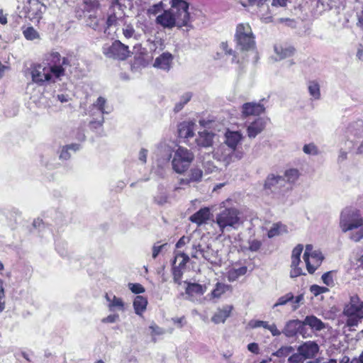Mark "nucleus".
I'll return each instance as SVG.
<instances>
[{"instance_id": "obj_1", "label": "nucleus", "mask_w": 363, "mask_h": 363, "mask_svg": "<svg viewBox=\"0 0 363 363\" xmlns=\"http://www.w3.org/2000/svg\"><path fill=\"white\" fill-rule=\"evenodd\" d=\"M70 65L67 57H62L57 52L49 53L43 64L31 67L32 81L39 86L55 83L65 75V67Z\"/></svg>"}, {"instance_id": "obj_2", "label": "nucleus", "mask_w": 363, "mask_h": 363, "mask_svg": "<svg viewBox=\"0 0 363 363\" xmlns=\"http://www.w3.org/2000/svg\"><path fill=\"white\" fill-rule=\"evenodd\" d=\"M169 4L171 8L157 16L156 23L168 29L189 26L191 21L189 4L185 0H171Z\"/></svg>"}, {"instance_id": "obj_3", "label": "nucleus", "mask_w": 363, "mask_h": 363, "mask_svg": "<svg viewBox=\"0 0 363 363\" xmlns=\"http://www.w3.org/2000/svg\"><path fill=\"white\" fill-rule=\"evenodd\" d=\"M340 228L342 233L350 231L349 238L355 242L363 239V217L358 209L345 208L340 213Z\"/></svg>"}, {"instance_id": "obj_4", "label": "nucleus", "mask_w": 363, "mask_h": 363, "mask_svg": "<svg viewBox=\"0 0 363 363\" xmlns=\"http://www.w3.org/2000/svg\"><path fill=\"white\" fill-rule=\"evenodd\" d=\"M228 200L220 203V208H223L216 214L212 225H216L220 235L232 230H237L242 224L241 213L235 207H227Z\"/></svg>"}, {"instance_id": "obj_5", "label": "nucleus", "mask_w": 363, "mask_h": 363, "mask_svg": "<svg viewBox=\"0 0 363 363\" xmlns=\"http://www.w3.org/2000/svg\"><path fill=\"white\" fill-rule=\"evenodd\" d=\"M344 328L348 331H355L363 320V301L357 295L351 296L344 306L342 313Z\"/></svg>"}, {"instance_id": "obj_6", "label": "nucleus", "mask_w": 363, "mask_h": 363, "mask_svg": "<svg viewBox=\"0 0 363 363\" xmlns=\"http://www.w3.org/2000/svg\"><path fill=\"white\" fill-rule=\"evenodd\" d=\"M194 159V153L183 147H179L172 160V169L179 174L186 172Z\"/></svg>"}, {"instance_id": "obj_7", "label": "nucleus", "mask_w": 363, "mask_h": 363, "mask_svg": "<svg viewBox=\"0 0 363 363\" xmlns=\"http://www.w3.org/2000/svg\"><path fill=\"white\" fill-rule=\"evenodd\" d=\"M235 40L242 50L254 48L255 42L252 28L248 23H239L236 28Z\"/></svg>"}, {"instance_id": "obj_8", "label": "nucleus", "mask_w": 363, "mask_h": 363, "mask_svg": "<svg viewBox=\"0 0 363 363\" xmlns=\"http://www.w3.org/2000/svg\"><path fill=\"white\" fill-rule=\"evenodd\" d=\"M106 100L104 97L99 96L96 101L90 107L89 113L93 117V119L89 123L91 128L96 129L103 125L104 122V114L111 112V110H106Z\"/></svg>"}, {"instance_id": "obj_9", "label": "nucleus", "mask_w": 363, "mask_h": 363, "mask_svg": "<svg viewBox=\"0 0 363 363\" xmlns=\"http://www.w3.org/2000/svg\"><path fill=\"white\" fill-rule=\"evenodd\" d=\"M244 156L243 150H234L225 143L220 144L213 151V157L218 161L223 162L226 165L241 160Z\"/></svg>"}, {"instance_id": "obj_10", "label": "nucleus", "mask_w": 363, "mask_h": 363, "mask_svg": "<svg viewBox=\"0 0 363 363\" xmlns=\"http://www.w3.org/2000/svg\"><path fill=\"white\" fill-rule=\"evenodd\" d=\"M102 52L107 57L119 60H125L130 54L128 46L120 40H115L111 44L106 43L102 48Z\"/></svg>"}, {"instance_id": "obj_11", "label": "nucleus", "mask_w": 363, "mask_h": 363, "mask_svg": "<svg viewBox=\"0 0 363 363\" xmlns=\"http://www.w3.org/2000/svg\"><path fill=\"white\" fill-rule=\"evenodd\" d=\"M191 255L196 259H199L201 256L213 264H218L220 262L217 252L213 250L208 245H203L201 243L193 244Z\"/></svg>"}, {"instance_id": "obj_12", "label": "nucleus", "mask_w": 363, "mask_h": 363, "mask_svg": "<svg viewBox=\"0 0 363 363\" xmlns=\"http://www.w3.org/2000/svg\"><path fill=\"white\" fill-rule=\"evenodd\" d=\"M172 147L164 142L157 145L154 152L152 159L160 167L167 164L172 156Z\"/></svg>"}, {"instance_id": "obj_13", "label": "nucleus", "mask_w": 363, "mask_h": 363, "mask_svg": "<svg viewBox=\"0 0 363 363\" xmlns=\"http://www.w3.org/2000/svg\"><path fill=\"white\" fill-rule=\"evenodd\" d=\"M303 250V246L301 244L297 245L293 250L291 254V264L290 277L291 278L298 277L302 274H304L302 272V269L298 267V264L301 262L300 257Z\"/></svg>"}, {"instance_id": "obj_14", "label": "nucleus", "mask_w": 363, "mask_h": 363, "mask_svg": "<svg viewBox=\"0 0 363 363\" xmlns=\"http://www.w3.org/2000/svg\"><path fill=\"white\" fill-rule=\"evenodd\" d=\"M323 259L324 257L320 250L311 252V257L305 261L308 273L313 274L320 266Z\"/></svg>"}, {"instance_id": "obj_15", "label": "nucleus", "mask_w": 363, "mask_h": 363, "mask_svg": "<svg viewBox=\"0 0 363 363\" xmlns=\"http://www.w3.org/2000/svg\"><path fill=\"white\" fill-rule=\"evenodd\" d=\"M105 298L107 302V307L111 312L115 311H124L125 303L122 298L117 297L112 293H106L105 295Z\"/></svg>"}, {"instance_id": "obj_16", "label": "nucleus", "mask_w": 363, "mask_h": 363, "mask_svg": "<svg viewBox=\"0 0 363 363\" xmlns=\"http://www.w3.org/2000/svg\"><path fill=\"white\" fill-rule=\"evenodd\" d=\"M297 351L301 352L306 359H311L316 356L319 351L318 345L313 341H307L301 345Z\"/></svg>"}, {"instance_id": "obj_17", "label": "nucleus", "mask_w": 363, "mask_h": 363, "mask_svg": "<svg viewBox=\"0 0 363 363\" xmlns=\"http://www.w3.org/2000/svg\"><path fill=\"white\" fill-rule=\"evenodd\" d=\"M303 330V324L299 320H291L288 321L282 333L288 337H294L298 333L301 334Z\"/></svg>"}, {"instance_id": "obj_18", "label": "nucleus", "mask_w": 363, "mask_h": 363, "mask_svg": "<svg viewBox=\"0 0 363 363\" xmlns=\"http://www.w3.org/2000/svg\"><path fill=\"white\" fill-rule=\"evenodd\" d=\"M264 111V107L262 104L255 102L245 103L242 106V116H259Z\"/></svg>"}, {"instance_id": "obj_19", "label": "nucleus", "mask_w": 363, "mask_h": 363, "mask_svg": "<svg viewBox=\"0 0 363 363\" xmlns=\"http://www.w3.org/2000/svg\"><path fill=\"white\" fill-rule=\"evenodd\" d=\"M211 216V209L208 207H204L199 209L195 213L191 215L189 218V220L194 223L197 224L199 226L206 223V222L210 220Z\"/></svg>"}, {"instance_id": "obj_20", "label": "nucleus", "mask_w": 363, "mask_h": 363, "mask_svg": "<svg viewBox=\"0 0 363 363\" xmlns=\"http://www.w3.org/2000/svg\"><path fill=\"white\" fill-rule=\"evenodd\" d=\"M225 138L224 143L225 145L234 150H242V148H238V145L242 139V135L240 132L228 130L225 134Z\"/></svg>"}, {"instance_id": "obj_21", "label": "nucleus", "mask_w": 363, "mask_h": 363, "mask_svg": "<svg viewBox=\"0 0 363 363\" xmlns=\"http://www.w3.org/2000/svg\"><path fill=\"white\" fill-rule=\"evenodd\" d=\"M265 126L266 121L264 118H257L247 126V133L248 137L255 138L258 134L262 132Z\"/></svg>"}, {"instance_id": "obj_22", "label": "nucleus", "mask_w": 363, "mask_h": 363, "mask_svg": "<svg viewBox=\"0 0 363 363\" xmlns=\"http://www.w3.org/2000/svg\"><path fill=\"white\" fill-rule=\"evenodd\" d=\"M215 133L207 130L199 132L196 143L199 147H209L213 145Z\"/></svg>"}, {"instance_id": "obj_23", "label": "nucleus", "mask_w": 363, "mask_h": 363, "mask_svg": "<svg viewBox=\"0 0 363 363\" xmlns=\"http://www.w3.org/2000/svg\"><path fill=\"white\" fill-rule=\"evenodd\" d=\"M203 177V172L200 168L193 167L190 169L188 177L181 179L180 185H189L191 183L200 182Z\"/></svg>"}, {"instance_id": "obj_24", "label": "nucleus", "mask_w": 363, "mask_h": 363, "mask_svg": "<svg viewBox=\"0 0 363 363\" xmlns=\"http://www.w3.org/2000/svg\"><path fill=\"white\" fill-rule=\"evenodd\" d=\"M284 182L285 180L282 177L272 174L267 177L265 181L264 189H269L272 192H275Z\"/></svg>"}, {"instance_id": "obj_25", "label": "nucleus", "mask_w": 363, "mask_h": 363, "mask_svg": "<svg viewBox=\"0 0 363 363\" xmlns=\"http://www.w3.org/2000/svg\"><path fill=\"white\" fill-rule=\"evenodd\" d=\"M233 307L231 305L224 306L222 308H219L213 315L211 320L216 323H223L225 320L230 315Z\"/></svg>"}, {"instance_id": "obj_26", "label": "nucleus", "mask_w": 363, "mask_h": 363, "mask_svg": "<svg viewBox=\"0 0 363 363\" xmlns=\"http://www.w3.org/2000/svg\"><path fill=\"white\" fill-rule=\"evenodd\" d=\"M172 55L169 52H163L154 62V67L168 71L172 61Z\"/></svg>"}, {"instance_id": "obj_27", "label": "nucleus", "mask_w": 363, "mask_h": 363, "mask_svg": "<svg viewBox=\"0 0 363 363\" xmlns=\"http://www.w3.org/2000/svg\"><path fill=\"white\" fill-rule=\"evenodd\" d=\"M194 123L182 122L178 125V134L181 138L188 139L194 137Z\"/></svg>"}, {"instance_id": "obj_28", "label": "nucleus", "mask_w": 363, "mask_h": 363, "mask_svg": "<svg viewBox=\"0 0 363 363\" xmlns=\"http://www.w3.org/2000/svg\"><path fill=\"white\" fill-rule=\"evenodd\" d=\"M147 306V300L143 296H137L133 301V308L135 313L138 315H142L145 311Z\"/></svg>"}, {"instance_id": "obj_29", "label": "nucleus", "mask_w": 363, "mask_h": 363, "mask_svg": "<svg viewBox=\"0 0 363 363\" xmlns=\"http://www.w3.org/2000/svg\"><path fill=\"white\" fill-rule=\"evenodd\" d=\"M304 325H308L312 329L315 330H321L325 328L324 323L314 315H308L305 318L304 320L302 322Z\"/></svg>"}, {"instance_id": "obj_30", "label": "nucleus", "mask_w": 363, "mask_h": 363, "mask_svg": "<svg viewBox=\"0 0 363 363\" xmlns=\"http://www.w3.org/2000/svg\"><path fill=\"white\" fill-rule=\"evenodd\" d=\"M274 51L278 56V60H283L293 55L294 48L291 46L284 47L280 45H276L274 46Z\"/></svg>"}, {"instance_id": "obj_31", "label": "nucleus", "mask_w": 363, "mask_h": 363, "mask_svg": "<svg viewBox=\"0 0 363 363\" xmlns=\"http://www.w3.org/2000/svg\"><path fill=\"white\" fill-rule=\"evenodd\" d=\"M169 196L164 186H160L157 194L154 196V201L159 206L169 203Z\"/></svg>"}, {"instance_id": "obj_32", "label": "nucleus", "mask_w": 363, "mask_h": 363, "mask_svg": "<svg viewBox=\"0 0 363 363\" xmlns=\"http://www.w3.org/2000/svg\"><path fill=\"white\" fill-rule=\"evenodd\" d=\"M80 149V145L77 143H72L70 145H67L64 146L62 148V150L60 154V158L62 160H67L70 158L71 154L69 151H72L75 152L76 151L79 150Z\"/></svg>"}, {"instance_id": "obj_33", "label": "nucleus", "mask_w": 363, "mask_h": 363, "mask_svg": "<svg viewBox=\"0 0 363 363\" xmlns=\"http://www.w3.org/2000/svg\"><path fill=\"white\" fill-rule=\"evenodd\" d=\"M118 20V18L114 12V6H111L108 10L107 18L104 21V31L112 26H116Z\"/></svg>"}, {"instance_id": "obj_34", "label": "nucleus", "mask_w": 363, "mask_h": 363, "mask_svg": "<svg viewBox=\"0 0 363 363\" xmlns=\"http://www.w3.org/2000/svg\"><path fill=\"white\" fill-rule=\"evenodd\" d=\"M205 289L202 285L196 283L189 284L186 289V294L193 296L194 295L201 296L204 294Z\"/></svg>"}, {"instance_id": "obj_35", "label": "nucleus", "mask_w": 363, "mask_h": 363, "mask_svg": "<svg viewBox=\"0 0 363 363\" xmlns=\"http://www.w3.org/2000/svg\"><path fill=\"white\" fill-rule=\"evenodd\" d=\"M23 34L24 38L28 40L33 41L40 40L39 33L33 26L23 28Z\"/></svg>"}, {"instance_id": "obj_36", "label": "nucleus", "mask_w": 363, "mask_h": 363, "mask_svg": "<svg viewBox=\"0 0 363 363\" xmlns=\"http://www.w3.org/2000/svg\"><path fill=\"white\" fill-rule=\"evenodd\" d=\"M308 90L310 96L315 100H318L320 97V85L315 81H311L308 84Z\"/></svg>"}, {"instance_id": "obj_37", "label": "nucleus", "mask_w": 363, "mask_h": 363, "mask_svg": "<svg viewBox=\"0 0 363 363\" xmlns=\"http://www.w3.org/2000/svg\"><path fill=\"white\" fill-rule=\"evenodd\" d=\"M192 96L193 95L191 92H186L182 95L179 101L175 104L174 111L175 112L180 111L184 108V106L191 100Z\"/></svg>"}, {"instance_id": "obj_38", "label": "nucleus", "mask_w": 363, "mask_h": 363, "mask_svg": "<svg viewBox=\"0 0 363 363\" xmlns=\"http://www.w3.org/2000/svg\"><path fill=\"white\" fill-rule=\"evenodd\" d=\"M164 10H165L164 7V4L162 1H160V2L150 5L149 8L147 9V14L150 16H156L162 11L163 12Z\"/></svg>"}, {"instance_id": "obj_39", "label": "nucleus", "mask_w": 363, "mask_h": 363, "mask_svg": "<svg viewBox=\"0 0 363 363\" xmlns=\"http://www.w3.org/2000/svg\"><path fill=\"white\" fill-rule=\"evenodd\" d=\"M87 24L91 27L94 30H101L102 29L104 30V19L100 18L97 19L96 17H89V20L87 23Z\"/></svg>"}, {"instance_id": "obj_40", "label": "nucleus", "mask_w": 363, "mask_h": 363, "mask_svg": "<svg viewBox=\"0 0 363 363\" xmlns=\"http://www.w3.org/2000/svg\"><path fill=\"white\" fill-rule=\"evenodd\" d=\"M294 296L291 292L287 293L285 295L279 297L277 301L274 304L273 308H276L279 306H284L287 303L294 300Z\"/></svg>"}, {"instance_id": "obj_41", "label": "nucleus", "mask_w": 363, "mask_h": 363, "mask_svg": "<svg viewBox=\"0 0 363 363\" xmlns=\"http://www.w3.org/2000/svg\"><path fill=\"white\" fill-rule=\"evenodd\" d=\"M247 242L249 245V250L253 252H258L262 245V242L261 240L254 238H250Z\"/></svg>"}, {"instance_id": "obj_42", "label": "nucleus", "mask_w": 363, "mask_h": 363, "mask_svg": "<svg viewBox=\"0 0 363 363\" xmlns=\"http://www.w3.org/2000/svg\"><path fill=\"white\" fill-rule=\"evenodd\" d=\"M285 226L281 225V223H275L272 225V227L269 230L267 235L269 238H274L281 233V232L284 230Z\"/></svg>"}, {"instance_id": "obj_43", "label": "nucleus", "mask_w": 363, "mask_h": 363, "mask_svg": "<svg viewBox=\"0 0 363 363\" xmlns=\"http://www.w3.org/2000/svg\"><path fill=\"white\" fill-rule=\"evenodd\" d=\"M294 349L291 346H284L279 348L277 352L274 353V355L278 357H285L289 356L290 354L294 352Z\"/></svg>"}, {"instance_id": "obj_44", "label": "nucleus", "mask_w": 363, "mask_h": 363, "mask_svg": "<svg viewBox=\"0 0 363 363\" xmlns=\"http://www.w3.org/2000/svg\"><path fill=\"white\" fill-rule=\"evenodd\" d=\"M227 289V285L222 283H217L215 289L212 291V296L215 298H219L225 292Z\"/></svg>"}, {"instance_id": "obj_45", "label": "nucleus", "mask_w": 363, "mask_h": 363, "mask_svg": "<svg viewBox=\"0 0 363 363\" xmlns=\"http://www.w3.org/2000/svg\"><path fill=\"white\" fill-rule=\"evenodd\" d=\"M33 6H35V9H33V12H32L30 10L28 12V16L31 19H37L38 21H39V19L41 18V11L39 9V7L41 6L40 3L36 2L33 4Z\"/></svg>"}, {"instance_id": "obj_46", "label": "nucleus", "mask_w": 363, "mask_h": 363, "mask_svg": "<svg viewBox=\"0 0 363 363\" xmlns=\"http://www.w3.org/2000/svg\"><path fill=\"white\" fill-rule=\"evenodd\" d=\"M285 177L289 182H294L298 177V171L296 169H290L285 172Z\"/></svg>"}, {"instance_id": "obj_47", "label": "nucleus", "mask_w": 363, "mask_h": 363, "mask_svg": "<svg viewBox=\"0 0 363 363\" xmlns=\"http://www.w3.org/2000/svg\"><path fill=\"white\" fill-rule=\"evenodd\" d=\"M306 360L305 357L301 352H298L297 353L292 354L288 358V363H303Z\"/></svg>"}, {"instance_id": "obj_48", "label": "nucleus", "mask_w": 363, "mask_h": 363, "mask_svg": "<svg viewBox=\"0 0 363 363\" xmlns=\"http://www.w3.org/2000/svg\"><path fill=\"white\" fill-rule=\"evenodd\" d=\"M159 243L160 242L155 243L152 247V259H156L162 250L164 249L167 245V243H164L162 245H159Z\"/></svg>"}, {"instance_id": "obj_49", "label": "nucleus", "mask_w": 363, "mask_h": 363, "mask_svg": "<svg viewBox=\"0 0 363 363\" xmlns=\"http://www.w3.org/2000/svg\"><path fill=\"white\" fill-rule=\"evenodd\" d=\"M123 34L126 38H134L135 39H138L135 29L131 25H126L123 28Z\"/></svg>"}, {"instance_id": "obj_50", "label": "nucleus", "mask_w": 363, "mask_h": 363, "mask_svg": "<svg viewBox=\"0 0 363 363\" xmlns=\"http://www.w3.org/2000/svg\"><path fill=\"white\" fill-rule=\"evenodd\" d=\"M247 272V267H241L238 269H235L233 272H230L229 274V279H235L238 277L245 275Z\"/></svg>"}, {"instance_id": "obj_51", "label": "nucleus", "mask_w": 363, "mask_h": 363, "mask_svg": "<svg viewBox=\"0 0 363 363\" xmlns=\"http://www.w3.org/2000/svg\"><path fill=\"white\" fill-rule=\"evenodd\" d=\"M310 291L315 296H317L321 294L328 292L329 289L325 286L313 284L310 287Z\"/></svg>"}, {"instance_id": "obj_52", "label": "nucleus", "mask_w": 363, "mask_h": 363, "mask_svg": "<svg viewBox=\"0 0 363 363\" xmlns=\"http://www.w3.org/2000/svg\"><path fill=\"white\" fill-rule=\"evenodd\" d=\"M323 282L328 286H333L334 285V280L333 277V272H328L322 275Z\"/></svg>"}, {"instance_id": "obj_53", "label": "nucleus", "mask_w": 363, "mask_h": 363, "mask_svg": "<svg viewBox=\"0 0 363 363\" xmlns=\"http://www.w3.org/2000/svg\"><path fill=\"white\" fill-rule=\"evenodd\" d=\"M303 152L307 155H318V147L313 143L305 145L303 147Z\"/></svg>"}, {"instance_id": "obj_54", "label": "nucleus", "mask_w": 363, "mask_h": 363, "mask_svg": "<svg viewBox=\"0 0 363 363\" xmlns=\"http://www.w3.org/2000/svg\"><path fill=\"white\" fill-rule=\"evenodd\" d=\"M129 289L135 294H140L145 292V288L140 284H128Z\"/></svg>"}, {"instance_id": "obj_55", "label": "nucleus", "mask_w": 363, "mask_h": 363, "mask_svg": "<svg viewBox=\"0 0 363 363\" xmlns=\"http://www.w3.org/2000/svg\"><path fill=\"white\" fill-rule=\"evenodd\" d=\"M149 330H150V334L152 337L156 335H161L164 333V330L155 323H152L149 326Z\"/></svg>"}, {"instance_id": "obj_56", "label": "nucleus", "mask_w": 363, "mask_h": 363, "mask_svg": "<svg viewBox=\"0 0 363 363\" xmlns=\"http://www.w3.org/2000/svg\"><path fill=\"white\" fill-rule=\"evenodd\" d=\"M5 291L4 281L0 279V313L5 309Z\"/></svg>"}, {"instance_id": "obj_57", "label": "nucleus", "mask_w": 363, "mask_h": 363, "mask_svg": "<svg viewBox=\"0 0 363 363\" xmlns=\"http://www.w3.org/2000/svg\"><path fill=\"white\" fill-rule=\"evenodd\" d=\"M267 324H268V323L267 321L258 320H251L249 322L248 325L251 328H259V327H263L264 328H267Z\"/></svg>"}, {"instance_id": "obj_58", "label": "nucleus", "mask_w": 363, "mask_h": 363, "mask_svg": "<svg viewBox=\"0 0 363 363\" xmlns=\"http://www.w3.org/2000/svg\"><path fill=\"white\" fill-rule=\"evenodd\" d=\"M119 320V315L118 314H111L107 317L102 319V322L104 323H113Z\"/></svg>"}, {"instance_id": "obj_59", "label": "nucleus", "mask_w": 363, "mask_h": 363, "mask_svg": "<svg viewBox=\"0 0 363 363\" xmlns=\"http://www.w3.org/2000/svg\"><path fill=\"white\" fill-rule=\"evenodd\" d=\"M147 150L145 148H142L138 155V160L143 163L145 164L147 162Z\"/></svg>"}, {"instance_id": "obj_60", "label": "nucleus", "mask_w": 363, "mask_h": 363, "mask_svg": "<svg viewBox=\"0 0 363 363\" xmlns=\"http://www.w3.org/2000/svg\"><path fill=\"white\" fill-rule=\"evenodd\" d=\"M266 329L269 330L273 336H278L281 334L275 324L269 325L268 323Z\"/></svg>"}, {"instance_id": "obj_61", "label": "nucleus", "mask_w": 363, "mask_h": 363, "mask_svg": "<svg viewBox=\"0 0 363 363\" xmlns=\"http://www.w3.org/2000/svg\"><path fill=\"white\" fill-rule=\"evenodd\" d=\"M303 301V294H299L297 296L294 298V300L292 301L294 303L293 305V309L296 310L298 306L299 303Z\"/></svg>"}, {"instance_id": "obj_62", "label": "nucleus", "mask_w": 363, "mask_h": 363, "mask_svg": "<svg viewBox=\"0 0 363 363\" xmlns=\"http://www.w3.org/2000/svg\"><path fill=\"white\" fill-rule=\"evenodd\" d=\"M313 247L312 245H306V250L303 254V259L306 261L307 259H308L311 257V252H314L315 250H313Z\"/></svg>"}, {"instance_id": "obj_63", "label": "nucleus", "mask_w": 363, "mask_h": 363, "mask_svg": "<svg viewBox=\"0 0 363 363\" xmlns=\"http://www.w3.org/2000/svg\"><path fill=\"white\" fill-rule=\"evenodd\" d=\"M247 349L249 351L254 354H258L259 352V345L257 343L255 342L250 343L247 345Z\"/></svg>"}, {"instance_id": "obj_64", "label": "nucleus", "mask_w": 363, "mask_h": 363, "mask_svg": "<svg viewBox=\"0 0 363 363\" xmlns=\"http://www.w3.org/2000/svg\"><path fill=\"white\" fill-rule=\"evenodd\" d=\"M189 241V238L186 236H182L177 242L176 247L177 248H181L184 245H185Z\"/></svg>"}]
</instances>
